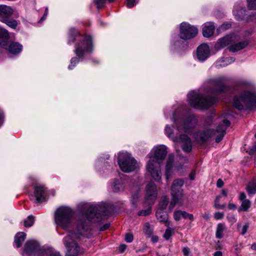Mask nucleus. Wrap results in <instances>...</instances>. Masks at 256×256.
<instances>
[{
    "mask_svg": "<svg viewBox=\"0 0 256 256\" xmlns=\"http://www.w3.org/2000/svg\"><path fill=\"white\" fill-rule=\"evenodd\" d=\"M40 248L38 243L35 240H28L24 245V250L28 254L36 252Z\"/></svg>",
    "mask_w": 256,
    "mask_h": 256,
    "instance_id": "nucleus-16",
    "label": "nucleus"
},
{
    "mask_svg": "<svg viewBox=\"0 0 256 256\" xmlns=\"http://www.w3.org/2000/svg\"><path fill=\"white\" fill-rule=\"evenodd\" d=\"M248 44L249 41L248 40H244L237 44L231 45L229 47V50L232 52H238L246 48Z\"/></svg>",
    "mask_w": 256,
    "mask_h": 256,
    "instance_id": "nucleus-24",
    "label": "nucleus"
},
{
    "mask_svg": "<svg viewBox=\"0 0 256 256\" xmlns=\"http://www.w3.org/2000/svg\"><path fill=\"white\" fill-rule=\"evenodd\" d=\"M251 203L248 200H244L242 201L240 206L238 208V212H246L250 208Z\"/></svg>",
    "mask_w": 256,
    "mask_h": 256,
    "instance_id": "nucleus-33",
    "label": "nucleus"
},
{
    "mask_svg": "<svg viewBox=\"0 0 256 256\" xmlns=\"http://www.w3.org/2000/svg\"><path fill=\"white\" fill-rule=\"evenodd\" d=\"M246 196L244 192H241L240 194V200L243 201L244 200L246 199Z\"/></svg>",
    "mask_w": 256,
    "mask_h": 256,
    "instance_id": "nucleus-56",
    "label": "nucleus"
},
{
    "mask_svg": "<svg viewBox=\"0 0 256 256\" xmlns=\"http://www.w3.org/2000/svg\"><path fill=\"white\" fill-rule=\"evenodd\" d=\"M134 240V236L131 233H127L125 235V240L128 242H131Z\"/></svg>",
    "mask_w": 256,
    "mask_h": 256,
    "instance_id": "nucleus-47",
    "label": "nucleus"
},
{
    "mask_svg": "<svg viewBox=\"0 0 256 256\" xmlns=\"http://www.w3.org/2000/svg\"><path fill=\"white\" fill-rule=\"evenodd\" d=\"M2 22L6 24L9 27L14 29H15L18 24V22L14 20H8L7 18L4 19L2 20Z\"/></svg>",
    "mask_w": 256,
    "mask_h": 256,
    "instance_id": "nucleus-34",
    "label": "nucleus"
},
{
    "mask_svg": "<svg viewBox=\"0 0 256 256\" xmlns=\"http://www.w3.org/2000/svg\"><path fill=\"white\" fill-rule=\"evenodd\" d=\"M92 50V40L90 36L82 39L75 46V54L79 58H83L86 52H90Z\"/></svg>",
    "mask_w": 256,
    "mask_h": 256,
    "instance_id": "nucleus-10",
    "label": "nucleus"
},
{
    "mask_svg": "<svg viewBox=\"0 0 256 256\" xmlns=\"http://www.w3.org/2000/svg\"><path fill=\"white\" fill-rule=\"evenodd\" d=\"M118 164L121 170L125 172H130L137 168L138 164L131 154L126 152H120L118 154Z\"/></svg>",
    "mask_w": 256,
    "mask_h": 256,
    "instance_id": "nucleus-8",
    "label": "nucleus"
},
{
    "mask_svg": "<svg viewBox=\"0 0 256 256\" xmlns=\"http://www.w3.org/2000/svg\"><path fill=\"white\" fill-rule=\"evenodd\" d=\"M14 10L12 7L6 5H0V20L6 19L10 16Z\"/></svg>",
    "mask_w": 256,
    "mask_h": 256,
    "instance_id": "nucleus-17",
    "label": "nucleus"
},
{
    "mask_svg": "<svg viewBox=\"0 0 256 256\" xmlns=\"http://www.w3.org/2000/svg\"><path fill=\"white\" fill-rule=\"evenodd\" d=\"M175 126L180 130L182 129L184 132H189L196 124V120L194 116L190 115L184 120L177 118L175 114L172 118Z\"/></svg>",
    "mask_w": 256,
    "mask_h": 256,
    "instance_id": "nucleus-9",
    "label": "nucleus"
},
{
    "mask_svg": "<svg viewBox=\"0 0 256 256\" xmlns=\"http://www.w3.org/2000/svg\"><path fill=\"white\" fill-rule=\"evenodd\" d=\"M184 254L187 256L189 254V249L188 248H184L183 249Z\"/></svg>",
    "mask_w": 256,
    "mask_h": 256,
    "instance_id": "nucleus-59",
    "label": "nucleus"
},
{
    "mask_svg": "<svg viewBox=\"0 0 256 256\" xmlns=\"http://www.w3.org/2000/svg\"><path fill=\"white\" fill-rule=\"evenodd\" d=\"M112 190L114 192H118L124 190L123 185L117 182H114L112 185Z\"/></svg>",
    "mask_w": 256,
    "mask_h": 256,
    "instance_id": "nucleus-38",
    "label": "nucleus"
},
{
    "mask_svg": "<svg viewBox=\"0 0 256 256\" xmlns=\"http://www.w3.org/2000/svg\"><path fill=\"white\" fill-rule=\"evenodd\" d=\"M158 195L156 184L153 182H150L146 188V201L150 205L154 203Z\"/></svg>",
    "mask_w": 256,
    "mask_h": 256,
    "instance_id": "nucleus-13",
    "label": "nucleus"
},
{
    "mask_svg": "<svg viewBox=\"0 0 256 256\" xmlns=\"http://www.w3.org/2000/svg\"><path fill=\"white\" fill-rule=\"evenodd\" d=\"M214 29L215 26L212 22H206L202 28L203 36L206 38L211 36L214 34Z\"/></svg>",
    "mask_w": 256,
    "mask_h": 256,
    "instance_id": "nucleus-20",
    "label": "nucleus"
},
{
    "mask_svg": "<svg viewBox=\"0 0 256 256\" xmlns=\"http://www.w3.org/2000/svg\"><path fill=\"white\" fill-rule=\"evenodd\" d=\"M36 222V218L32 215L29 216L24 221V224H33Z\"/></svg>",
    "mask_w": 256,
    "mask_h": 256,
    "instance_id": "nucleus-40",
    "label": "nucleus"
},
{
    "mask_svg": "<svg viewBox=\"0 0 256 256\" xmlns=\"http://www.w3.org/2000/svg\"><path fill=\"white\" fill-rule=\"evenodd\" d=\"M110 225H102V226H100V228H98L100 230V231H104L105 230H106V229H108L109 228H110Z\"/></svg>",
    "mask_w": 256,
    "mask_h": 256,
    "instance_id": "nucleus-51",
    "label": "nucleus"
},
{
    "mask_svg": "<svg viewBox=\"0 0 256 256\" xmlns=\"http://www.w3.org/2000/svg\"><path fill=\"white\" fill-rule=\"evenodd\" d=\"M174 218L176 221H179L182 218H188L191 221L194 220L193 214H188L185 211L176 210L174 212Z\"/></svg>",
    "mask_w": 256,
    "mask_h": 256,
    "instance_id": "nucleus-19",
    "label": "nucleus"
},
{
    "mask_svg": "<svg viewBox=\"0 0 256 256\" xmlns=\"http://www.w3.org/2000/svg\"><path fill=\"white\" fill-rule=\"evenodd\" d=\"M184 184V180L180 178L176 179L172 182L170 189L172 198L169 206L170 210L174 208L176 204H182V200L183 197L182 187Z\"/></svg>",
    "mask_w": 256,
    "mask_h": 256,
    "instance_id": "nucleus-7",
    "label": "nucleus"
},
{
    "mask_svg": "<svg viewBox=\"0 0 256 256\" xmlns=\"http://www.w3.org/2000/svg\"><path fill=\"white\" fill-rule=\"evenodd\" d=\"M230 125V122L226 119H224L219 122V124L215 131L211 128H206L203 132H199L196 136V138L202 142H206L212 136L216 135V142L218 143L222 140L226 134V130Z\"/></svg>",
    "mask_w": 256,
    "mask_h": 256,
    "instance_id": "nucleus-4",
    "label": "nucleus"
},
{
    "mask_svg": "<svg viewBox=\"0 0 256 256\" xmlns=\"http://www.w3.org/2000/svg\"><path fill=\"white\" fill-rule=\"evenodd\" d=\"M224 216V212H216L214 214V218L216 220L222 219Z\"/></svg>",
    "mask_w": 256,
    "mask_h": 256,
    "instance_id": "nucleus-48",
    "label": "nucleus"
},
{
    "mask_svg": "<svg viewBox=\"0 0 256 256\" xmlns=\"http://www.w3.org/2000/svg\"><path fill=\"white\" fill-rule=\"evenodd\" d=\"M156 217L160 222H168V214L165 210H158L156 212Z\"/></svg>",
    "mask_w": 256,
    "mask_h": 256,
    "instance_id": "nucleus-28",
    "label": "nucleus"
},
{
    "mask_svg": "<svg viewBox=\"0 0 256 256\" xmlns=\"http://www.w3.org/2000/svg\"><path fill=\"white\" fill-rule=\"evenodd\" d=\"M106 0H94L98 8L102 7L106 2Z\"/></svg>",
    "mask_w": 256,
    "mask_h": 256,
    "instance_id": "nucleus-49",
    "label": "nucleus"
},
{
    "mask_svg": "<svg viewBox=\"0 0 256 256\" xmlns=\"http://www.w3.org/2000/svg\"><path fill=\"white\" fill-rule=\"evenodd\" d=\"M222 254L220 251H216L214 254V256H222Z\"/></svg>",
    "mask_w": 256,
    "mask_h": 256,
    "instance_id": "nucleus-61",
    "label": "nucleus"
},
{
    "mask_svg": "<svg viewBox=\"0 0 256 256\" xmlns=\"http://www.w3.org/2000/svg\"><path fill=\"white\" fill-rule=\"evenodd\" d=\"M79 62V58L76 57L72 58L70 60V64L68 66V68L70 70H72L76 65V64H78Z\"/></svg>",
    "mask_w": 256,
    "mask_h": 256,
    "instance_id": "nucleus-41",
    "label": "nucleus"
},
{
    "mask_svg": "<svg viewBox=\"0 0 256 256\" xmlns=\"http://www.w3.org/2000/svg\"><path fill=\"white\" fill-rule=\"evenodd\" d=\"M180 142L182 144L183 150L189 152L192 148L191 140L186 134H181L180 137Z\"/></svg>",
    "mask_w": 256,
    "mask_h": 256,
    "instance_id": "nucleus-15",
    "label": "nucleus"
},
{
    "mask_svg": "<svg viewBox=\"0 0 256 256\" xmlns=\"http://www.w3.org/2000/svg\"><path fill=\"white\" fill-rule=\"evenodd\" d=\"M251 248L252 250H256V243H254L252 245Z\"/></svg>",
    "mask_w": 256,
    "mask_h": 256,
    "instance_id": "nucleus-63",
    "label": "nucleus"
},
{
    "mask_svg": "<svg viewBox=\"0 0 256 256\" xmlns=\"http://www.w3.org/2000/svg\"><path fill=\"white\" fill-rule=\"evenodd\" d=\"M228 207L230 210H235L236 208V206L232 203H230L228 205Z\"/></svg>",
    "mask_w": 256,
    "mask_h": 256,
    "instance_id": "nucleus-54",
    "label": "nucleus"
},
{
    "mask_svg": "<svg viewBox=\"0 0 256 256\" xmlns=\"http://www.w3.org/2000/svg\"><path fill=\"white\" fill-rule=\"evenodd\" d=\"M78 34L79 32L76 30L74 28H70L68 32V43L70 44L72 42H74L75 41L76 37Z\"/></svg>",
    "mask_w": 256,
    "mask_h": 256,
    "instance_id": "nucleus-30",
    "label": "nucleus"
},
{
    "mask_svg": "<svg viewBox=\"0 0 256 256\" xmlns=\"http://www.w3.org/2000/svg\"><path fill=\"white\" fill-rule=\"evenodd\" d=\"M188 98L190 106L199 109L208 108L216 102L214 98H208L203 94L194 92L188 94Z\"/></svg>",
    "mask_w": 256,
    "mask_h": 256,
    "instance_id": "nucleus-6",
    "label": "nucleus"
},
{
    "mask_svg": "<svg viewBox=\"0 0 256 256\" xmlns=\"http://www.w3.org/2000/svg\"><path fill=\"white\" fill-rule=\"evenodd\" d=\"M38 256H61L60 253L52 248L40 250Z\"/></svg>",
    "mask_w": 256,
    "mask_h": 256,
    "instance_id": "nucleus-27",
    "label": "nucleus"
},
{
    "mask_svg": "<svg viewBox=\"0 0 256 256\" xmlns=\"http://www.w3.org/2000/svg\"><path fill=\"white\" fill-rule=\"evenodd\" d=\"M174 160V156L172 154H170L168 156L166 166V179L167 182L168 181L170 178L171 176L172 173L171 170L172 168V164Z\"/></svg>",
    "mask_w": 256,
    "mask_h": 256,
    "instance_id": "nucleus-21",
    "label": "nucleus"
},
{
    "mask_svg": "<svg viewBox=\"0 0 256 256\" xmlns=\"http://www.w3.org/2000/svg\"><path fill=\"white\" fill-rule=\"evenodd\" d=\"M44 190L45 188L42 186H35L34 194L37 202H40L44 200Z\"/></svg>",
    "mask_w": 256,
    "mask_h": 256,
    "instance_id": "nucleus-22",
    "label": "nucleus"
},
{
    "mask_svg": "<svg viewBox=\"0 0 256 256\" xmlns=\"http://www.w3.org/2000/svg\"><path fill=\"white\" fill-rule=\"evenodd\" d=\"M158 236H154L152 238V240L154 242H156L158 241Z\"/></svg>",
    "mask_w": 256,
    "mask_h": 256,
    "instance_id": "nucleus-60",
    "label": "nucleus"
},
{
    "mask_svg": "<svg viewBox=\"0 0 256 256\" xmlns=\"http://www.w3.org/2000/svg\"><path fill=\"white\" fill-rule=\"evenodd\" d=\"M165 132L168 136L171 138L174 141L176 142L178 140V138L176 136H174V134L172 132V129L169 126H166V127Z\"/></svg>",
    "mask_w": 256,
    "mask_h": 256,
    "instance_id": "nucleus-37",
    "label": "nucleus"
},
{
    "mask_svg": "<svg viewBox=\"0 0 256 256\" xmlns=\"http://www.w3.org/2000/svg\"><path fill=\"white\" fill-rule=\"evenodd\" d=\"M246 190L249 194L256 193V180L250 182L246 187Z\"/></svg>",
    "mask_w": 256,
    "mask_h": 256,
    "instance_id": "nucleus-31",
    "label": "nucleus"
},
{
    "mask_svg": "<svg viewBox=\"0 0 256 256\" xmlns=\"http://www.w3.org/2000/svg\"><path fill=\"white\" fill-rule=\"evenodd\" d=\"M224 184L223 181L221 179H218L217 181L216 185L218 188H222Z\"/></svg>",
    "mask_w": 256,
    "mask_h": 256,
    "instance_id": "nucleus-52",
    "label": "nucleus"
},
{
    "mask_svg": "<svg viewBox=\"0 0 256 256\" xmlns=\"http://www.w3.org/2000/svg\"><path fill=\"white\" fill-rule=\"evenodd\" d=\"M144 232L146 234L148 235V236L150 237L152 235L153 230L150 225H146L144 228Z\"/></svg>",
    "mask_w": 256,
    "mask_h": 256,
    "instance_id": "nucleus-44",
    "label": "nucleus"
},
{
    "mask_svg": "<svg viewBox=\"0 0 256 256\" xmlns=\"http://www.w3.org/2000/svg\"><path fill=\"white\" fill-rule=\"evenodd\" d=\"M248 225H238V231L240 232V233L242 235H244L246 233L248 229Z\"/></svg>",
    "mask_w": 256,
    "mask_h": 256,
    "instance_id": "nucleus-43",
    "label": "nucleus"
},
{
    "mask_svg": "<svg viewBox=\"0 0 256 256\" xmlns=\"http://www.w3.org/2000/svg\"><path fill=\"white\" fill-rule=\"evenodd\" d=\"M255 152H256V142L254 144L252 148L250 150L249 153L250 154H252Z\"/></svg>",
    "mask_w": 256,
    "mask_h": 256,
    "instance_id": "nucleus-53",
    "label": "nucleus"
},
{
    "mask_svg": "<svg viewBox=\"0 0 256 256\" xmlns=\"http://www.w3.org/2000/svg\"><path fill=\"white\" fill-rule=\"evenodd\" d=\"M8 40L6 42V46L5 48L2 46L0 47L8 50L12 54H18L21 52L22 46L19 43L16 42H12L8 46Z\"/></svg>",
    "mask_w": 256,
    "mask_h": 256,
    "instance_id": "nucleus-18",
    "label": "nucleus"
},
{
    "mask_svg": "<svg viewBox=\"0 0 256 256\" xmlns=\"http://www.w3.org/2000/svg\"><path fill=\"white\" fill-rule=\"evenodd\" d=\"M174 234V230L170 228H168L164 234V238L168 240L170 239L172 235Z\"/></svg>",
    "mask_w": 256,
    "mask_h": 256,
    "instance_id": "nucleus-39",
    "label": "nucleus"
},
{
    "mask_svg": "<svg viewBox=\"0 0 256 256\" xmlns=\"http://www.w3.org/2000/svg\"><path fill=\"white\" fill-rule=\"evenodd\" d=\"M153 153L148 155L150 160L146 166V169L151 176L156 182H159L162 178V172L160 160H162L166 157L167 152L166 146H159L152 150Z\"/></svg>",
    "mask_w": 256,
    "mask_h": 256,
    "instance_id": "nucleus-3",
    "label": "nucleus"
},
{
    "mask_svg": "<svg viewBox=\"0 0 256 256\" xmlns=\"http://www.w3.org/2000/svg\"><path fill=\"white\" fill-rule=\"evenodd\" d=\"M169 202V198L168 196H164L162 198L158 206V210H164L167 207Z\"/></svg>",
    "mask_w": 256,
    "mask_h": 256,
    "instance_id": "nucleus-32",
    "label": "nucleus"
},
{
    "mask_svg": "<svg viewBox=\"0 0 256 256\" xmlns=\"http://www.w3.org/2000/svg\"><path fill=\"white\" fill-rule=\"evenodd\" d=\"M230 220H231L230 222H236V221H235V220H236V219H235V218H234V216H231V217H230Z\"/></svg>",
    "mask_w": 256,
    "mask_h": 256,
    "instance_id": "nucleus-64",
    "label": "nucleus"
},
{
    "mask_svg": "<svg viewBox=\"0 0 256 256\" xmlns=\"http://www.w3.org/2000/svg\"><path fill=\"white\" fill-rule=\"evenodd\" d=\"M138 198H139V196H138V194L133 196L132 197V199L131 200L132 203L133 204H135L136 203Z\"/></svg>",
    "mask_w": 256,
    "mask_h": 256,
    "instance_id": "nucleus-50",
    "label": "nucleus"
},
{
    "mask_svg": "<svg viewBox=\"0 0 256 256\" xmlns=\"http://www.w3.org/2000/svg\"><path fill=\"white\" fill-rule=\"evenodd\" d=\"M113 211V206L111 205L98 204L88 207L85 206L82 212L76 214L70 208L62 206L56 210L54 213V221L56 224L99 222L102 220L108 218L112 214Z\"/></svg>",
    "mask_w": 256,
    "mask_h": 256,
    "instance_id": "nucleus-1",
    "label": "nucleus"
},
{
    "mask_svg": "<svg viewBox=\"0 0 256 256\" xmlns=\"http://www.w3.org/2000/svg\"><path fill=\"white\" fill-rule=\"evenodd\" d=\"M222 194L224 196H228V190H222Z\"/></svg>",
    "mask_w": 256,
    "mask_h": 256,
    "instance_id": "nucleus-62",
    "label": "nucleus"
},
{
    "mask_svg": "<svg viewBox=\"0 0 256 256\" xmlns=\"http://www.w3.org/2000/svg\"><path fill=\"white\" fill-rule=\"evenodd\" d=\"M90 225H59L63 230H68L64 242L67 249L66 256H76L80 252L76 240L83 237L90 238L92 234Z\"/></svg>",
    "mask_w": 256,
    "mask_h": 256,
    "instance_id": "nucleus-2",
    "label": "nucleus"
},
{
    "mask_svg": "<svg viewBox=\"0 0 256 256\" xmlns=\"http://www.w3.org/2000/svg\"><path fill=\"white\" fill-rule=\"evenodd\" d=\"M224 230V225H218L216 236L218 238H222V232Z\"/></svg>",
    "mask_w": 256,
    "mask_h": 256,
    "instance_id": "nucleus-36",
    "label": "nucleus"
},
{
    "mask_svg": "<svg viewBox=\"0 0 256 256\" xmlns=\"http://www.w3.org/2000/svg\"><path fill=\"white\" fill-rule=\"evenodd\" d=\"M210 50L206 44H202L197 48V58L201 61L206 60L210 56Z\"/></svg>",
    "mask_w": 256,
    "mask_h": 256,
    "instance_id": "nucleus-14",
    "label": "nucleus"
},
{
    "mask_svg": "<svg viewBox=\"0 0 256 256\" xmlns=\"http://www.w3.org/2000/svg\"><path fill=\"white\" fill-rule=\"evenodd\" d=\"M26 238V234L23 232H18L14 238V242L17 248L22 246L23 242Z\"/></svg>",
    "mask_w": 256,
    "mask_h": 256,
    "instance_id": "nucleus-29",
    "label": "nucleus"
},
{
    "mask_svg": "<svg viewBox=\"0 0 256 256\" xmlns=\"http://www.w3.org/2000/svg\"><path fill=\"white\" fill-rule=\"evenodd\" d=\"M198 28L187 22H182L180 26V38L184 40L190 39L196 36Z\"/></svg>",
    "mask_w": 256,
    "mask_h": 256,
    "instance_id": "nucleus-11",
    "label": "nucleus"
},
{
    "mask_svg": "<svg viewBox=\"0 0 256 256\" xmlns=\"http://www.w3.org/2000/svg\"><path fill=\"white\" fill-rule=\"evenodd\" d=\"M128 8H132L137 4L136 0H126V2Z\"/></svg>",
    "mask_w": 256,
    "mask_h": 256,
    "instance_id": "nucleus-46",
    "label": "nucleus"
},
{
    "mask_svg": "<svg viewBox=\"0 0 256 256\" xmlns=\"http://www.w3.org/2000/svg\"><path fill=\"white\" fill-rule=\"evenodd\" d=\"M231 38L229 36H224L218 40L215 45L216 50L222 49L230 44Z\"/></svg>",
    "mask_w": 256,
    "mask_h": 256,
    "instance_id": "nucleus-25",
    "label": "nucleus"
},
{
    "mask_svg": "<svg viewBox=\"0 0 256 256\" xmlns=\"http://www.w3.org/2000/svg\"><path fill=\"white\" fill-rule=\"evenodd\" d=\"M48 8H46V10H45L44 14L43 16L40 19V21H42L44 20L45 19L46 17V16L48 15Z\"/></svg>",
    "mask_w": 256,
    "mask_h": 256,
    "instance_id": "nucleus-57",
    "label": "nucleus"
},
{
    "mask_svg": "<svg viewBox=\"0 0 256 256\" xmlns=\"http://www.w3.org/2000/svg\"><path fill=\"white\" fill-rule=\"evenodd\" d=\"M196 172H192L190 174V178L191 180H194L195 178Z\"/></svg>",
    "mask_w": 256,
    "mask_h": 256,
    "instance_id": "nucleus-58",
    "label": "nucleus"
},
{
    "mask_svg": "<svg viewBox=\"0 0 256 256\" xmlns=\"http://www.w3.org/2000/svg\"><path fill=\"white\" fill-rule=\"evenodd\" d=\"M126 246L124 244H121L119 247V250L120 252H124L126 249Z\"/></svg>",
    "mask_w": 256,
    "mask_h": 256,
    "instance_id": "nucleus-55",
    "label": "nucleus"
},
{
    "mask_svg": "<svg viewBox=\"0 0 256 256\" xmlns=\"http://www.w3.org/2000/svg\"><path fill=\"white\" fill-rule=\"evenodd\" d=\"M233 105L240 110L256 109V94L250 91L243 92L239 96H234Z\"/></svg>",
    "mask_w": 256,
    "mask_h": 256,
    "instance_id": "nucleus-5",
    "label": "nucleus"
},
{
    "mask_svg": "<svg viewBox=\"0 0 256 256\" xmlns=\"http://www.w3.org/2000/svg\"><path fill=\"white\" fill-rule=\"evenodd\" d=\"M238 4H236L234 6V14L235 16V18L238 20H244L246 16V10L242 8L238 10V8L240 7Z\"/></svg>",
    "mask_w": 256,
    "mask_h": 256,
    "instance_id": "nucleus-23",
    "label": "nucleus"
},
{
    "mask_svg": "<svg viewBox=\"0 0 256 256\" xmlns=\"http://www.w3.org/2000/svg\"><path fill=\"white\" fill-rule=\"evenodd\" d=\"M151 212V208L148 206L146 210H141L138 212V216H146L150 214Z\"/></svg>",
    "mask_w": 256,
    "mask_h": 256,
    "instance_id": "nucleus-42",
    "label": "nucleus"
},
{
    "mask_svg": "<svg viewBox=\"0 0 256 256\" xmlns=\"http://www.w3.org/2000/svg\"><path fill=\"white\" fill-rule=\"evenodd\" d=\"M220 198V196H218L215 199L214 207L216 209H224L226 208V204H219Z\"/></svg>",
    "mask_w": 256,
    "mask_h": 256,
    "instance_id": "nucleus-35",
    "label": "nucleus"
},
{
    "mask_svg": "<svg viewBox=\"0 0 256 256\" xmlns=\"http://www.w3.org/2000/svg\"><path fill=\"white\" fill-rule=\"evenodd\" d=\"M225 82L226 79L224 78L208 80L209 85L212 87V88L209 90L208 92L216 94L226 90L227 87Z\"/></svg>",
    "mask_w": 256,
    "mask_h": 256,
    "instance_id": "nucleus-12",
    "label": "nucleus"
},
{
    "mask_svg": "<svg viewBox=\"0 0 256 256\" xmlns=\"http://www.w3.org/2000/svg\"><path fill=\"white\" fill-rule=\"evenodd\" d=\"M248 6L250 10H256V0H247Z\"/></svg>",
    "mask_w": 256,
    "mask_h": 256,
    "instance_id": "nucleus-45",
    "label": "nucleus"
},
{
    "mask_svg": "<svg viewBox=\"0 0 256 256\" xmlns=\"http://www.w3.org/2000/svg\"><path fill=\"white\" fill-rule=\"evenodd\" d=\"M9 39L8 31L0 27V46L6 47V42Z\"/></svg>",
    "mask_w": 256,
    "mask_h": 256,
    "instance_id": "nucleus-26",
    "label": "nucleus"
}]
</instances>
